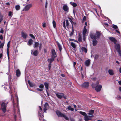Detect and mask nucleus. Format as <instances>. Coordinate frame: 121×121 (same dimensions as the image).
Here are the masks:
<instances>
[{"instance_id": "obj_1", "label": "nucleus", "mask_w": 121, "mask_h": 121, "mask_svg": "<svg viewBox=\"0 0 121 121\" xmlns=\"http://www.w3.org/2000/svg\"><path fill=\"white\" fill-rule=\"evenodd\" d=\"M100 35V33L98 31L96 32L95 34L91 33L90 35V36L91 38L92 39H99Z\"/></svg>"}, {"instance_id": "obj_2", "label": "nucleus", "mask_w": 121, "mask_h": 121, "mask_svg": "<svg viewBox=\"0 0 121 121\" xmlns=\"http://www.w3.org/2000/svg\"><path fill=\"white\" fill-rule=\"evenodd\" d=\"M56 112L58 117H63L66 120H68L69 118L68 117L64 114L62 113L60 111H57Z\"/></svg>"}, {"instance_id": "obj_3", "label": "nucleus", "mask_w": 121, "mask_h": 121, "mask_svg": "<svg viewBox=\"0 0 121 121\" xmlns=\"http://www.w3.org/2000/svg\"><path fill=\"white\" fill-rule=\"evenodd\" d=\"M7 104H6L4 102H3L1 104V108L3 112L5 113L6 111V107Z\"/></svg>"}, {"instance_id": "obj_4", "label": "nucleus", "mask_w": 121, "mask_h": 121, "mask_svg": "<svg viewBox=\"0 0 121 121\" xmlns=\"http://www.w3.org/2000/svg\"><path fill=\"white\" fill-rule=\"evenodd\" d=\"M115 47L119 54L120 56H121V53L120 49V45L119 44H116L115 46Z\"/></svg>"}, {"instance_id": "obj_5", "label": "nucleus", "mask_w": 121, "mask_h": 121, "mask_svg": "<svg viewBox=\"0 0 121 121\" xmlns=\"http://www.w3.org/2000/svg\"><path fill=\"white\" fill-rule=\"evenodd\" d=\"M55 94L57 97L60 99L62 98L63 97L65 99H66L65 97L64 96V94L63 93H56Z\"/></svg>"}, {"instance_id": "obj_6", "label": "nucleus", "mask_w": 121, "mask_h": 121, "mask_svg": "<svg viewBox=\"0 0 121 121\" xmlns=\"http://www.w3.org/2000/svg\"><path fill=\"white\" fill-rule=\"evenodd\" d=\"M32 6V5L31 4H27L25 6L23 10L25 11H28Z\"/></svg>"}, {"instance_id": "obj_7", "label": "nucleus", "mask_w": 121, "mask_h": 121, "mask_svg": "<svg viewBox=\"0 0 121 121\" xmlns=\"http://www.w3.org/2000/svg\"><path fill=\"white\" fill-rule=\"evenodd\" d=\"M66 22V26L68 27L69 26V23L68 20H64L63 23V26L64 28H65V22Z\"/></svg>"}, {"instance_id": "obj_8", "label": "nucleus", "mask_w": 121, "mask_h": 121, "mask_svg": "<svg viewBox=\"0 0 121 121\" xmlns=\"http://www.w3.org/2000/svg\"><path fill=\"white\" fill-rule=\"evenodd\" d=\"M102 88V86L100 85H97L95 87V90L97 92L99 91Z\"/></svg>"}, {"instance_id": "obj_9", "label": "nucleus", "mask_w": 121, "mask_h": 121, "mask_svg": "<svg viewBox=\"0 0 121 121\" xmlns=\"http://www.w3.org/2000/svg\"><path fill=\"white\" fill-rule=\"evenodd\" d=\"M89 85V82H86L83 83L81 85V86L82 87L86 88L88 87Z\"/></svg>"}, {"instance_id": "obj_10", "label": "nucleus", "mask_w": 121, "mask_h": 121, "mask_svg": "<svg viewBox=\"0 0 121 121\" xmlns=\"http://www.w3.org/2000/svg\"><path fill=\"white\" fill-rule=\"evenodd\" d=\"M52 57L55 58L57 55H56V52L55 50L54 49H52Z\"/></svg>"}, {"instance_id": "obj_11", "label": "nucleus", "mask_w": 121, "mask_h": 121, "mask_svg": "<svg viewBox=\"0 0 121 121\" xmlns=\"http://www.w3.org/2000/svg\"><path fill=\"white\" fill-rule=\"evenodd\" d=\"M44 107L43 110L44 112H45L48 108V103H45L44 106Z\"/></svg>"}, {"instance_id": "obj_12", "label": "nucleus", "mask_w": 121, "mask_h": 121, "mask_svg": "<svg viewBox=\"0 0 121 121\" xmlns=\"http://www.w3.org/2000/svg\"><path fill=\"white\" fill-rule=\"evenodd\" d=\"M31 54L34 56H36L37 55L38 53V51L37 50L33 51V50H31Z\"/></svg>"}, {"instance_id": "obj_13", "label": "nucleus", "mask_w": 121, "mask_h": 121, "mask_svg": "<svg viewBox=\"0 0 121 121\" xmlns=\"http://www.w3.org/2000/svg\"><path fill=\"white\" fill-rule=\"evenodd\" d=\"M63 9L65 11H66L67 12L68 11L69 8L68 7L66 4H64L63 6Z\"/></svg>"}, {"instance_id": "obj_14", "label": "nucleus", "mask_w": 121, "mask_h": 121, "mask_svg": "<svg viewBox=\"0 0 121 121\" xmlns=\"http://www.w3.org/2000/svg\"><path fill=\"white\" fill-rule=\"evenodd\" d=\"M22 36L24 39H26L27 37V35L26 33L22 31L21 33Z\"/></svg>"}, {"instance_id": "obj_15", "label": "nucleus", "mask_w": 121, "mask_h": 121, "mask_svg": "<svg viewBox=\"0 0 121 121\" xmlns=\"http://www.w3.org/2000/svg\"><path fill=\"white\" fill-rule=\"evenodd\" d=\"M109 39L111 41L113 42L115 44L116 43L117 40L115 38L113 37H109Z\"/></svg>"}, {"instance_id": "obj_16", "label": "nucleus", "mask_w": 121, "mask_h": 121, "mask_svg": "<svg viewBox=\"0 0 121 121\" xmlns=\"http://www.w3.org/2000/svg\"><path fill=\"white\" fill-rule=\"evenodd\" d=\"M108 72L109 75H113L114 74V72L113 70L111 69H109Z\"/></svg>"}, {"instance_id": "obj_17", "label": "nucleus", "mask_w": 121, "mask_h": 121, "mask_svg": "<svg viewBox=\"0 0 121 121\" xmlns=\"http://www.w3.org/2000/svg\"><path fill=\"white\" fill-rule=\"evenodd\" d=\"M90 59L87 60L85 62V65L86 66H89L90 65Z\"/></svg>"}, {"instance_id": "obj_18", "label": "nucleus", "mask_w": 121, "mask_h": 121, "mask_svg": "<svg viewBox=\"0 0 121 121\" xmlns=\"http://www.w3.org/2000/svg\"><path fill=\"white\" fill-rule=\"evenodd\" d=\"M87 31V30L86 29V26H84V29L83 31V35H86Z\"/></svg>"}, {"instance_id": "obj_19", "label": "nucleus", "mask_w": 121, "mask_h": 121, "mask_svg": "<svg viewBox=\"0 0 121 121\" xmlns=\"http://www.w3.org/2000/svg\"><path fill=\"white\" fill-rule=\"evenodd\" d=\"M16 75L17 77L20 76V75L21 73L20 70L19 69L17 70L16 71Z\"/></svg>"}, {"instance_id": "obj_20", "label": "nucleus", "mask_w": 121, "mask_h": 121, "mask_svg": "<svg viewBox=\"0 0 121 121\" xmlns=\"http://www.w3.org/2000/svg\"><path fill=\"white\" fill-rule=\"evenodd\" d=\"M33 41L31 39H30L28 42V45L29 46H31L33 43Z\"/></svg>"}, {"instance_id": "obj_21", "label": "nucleus", "mask_w": 121, "mask_h": 121, "mask_svg": "<svg viewBox=\"0 0 121 121\" xmlns=\"http://www.w3.org/2000/svg\"><path fill=\"white\" fill-rule=\"evenodd\" d=\"M55 60V58H54L52 57L51 58L49 59H48V61L50 63H51L53 61Z\"/></svg>"}, {"instance_id": "obj_22", "label": "nucleus", "mask_w": 121, "mask_h": 121, "mask_svg": "<svg viewBox=\"0 0 121 121\" xmlns=\"http://www.w3.org/2000/svg\"><path fill=\"white\" fill-rule=\"evenodd\" d=\"M57 43L59 48V50L60 52L62 50V47L60 44L58 42H57Z\"/></svg>"}, {"instance_id": "obj_23", "label": "nucleus", "mask_w": 121, "mask_h": 121, "mask_svg": "<svg viewBox=\"0 0 121 121\" xmlns=\"http://www.w3.org/2000/svg\"><path fill=\"white\" fill-rule=\"evenodd\" d=\"M39 45V43L38 42H35L34 44V48H37L38 47Z\"/></svg>"}, {"instance_id": "obj_24", "label": "nucleus", "mask_w": 121, "mask_h": 121, "mask_svg": "<svg viewBox=\"0 0 121 121\" xmlns=\"http://www.w3.org/2000/svg\"><path fill=\"white\" fill-rule=\"evenodd\" d=\"M70 4L73 7H75L77 6V4L76 3H73L72 2H70Z\"/></svg>"}, {"instance_id": "obj_25", "label": "nucleus", "mask_w": 121, "mask_h": 121, "mask_svg": "<svg viewBox=\"0 0 121 121\" xmlns=\"http://www.w3.org/2000/svg\"><path fill=\"white\" fill-rule=\"evenodd\" d=\"M44 84L45 86V88L47 89H48V87L49 86V83L47 82H45Z\"/></svg>"}, {"instance_id": "obj_26", "label": "nucleus", "mask_w": 121, "mask_h": 121, "mask_svg": "<svg viewBox=\"0 0 121 121\" xmlns=\"http://www.w3.org/2000/svg\"><path fill=\"white\" fill-rule=\"evenodd\" d=\"M52 23L53 28H55L56 26V22L55 21L53 20Z\"/></svg>"}, {"instance_id": "obj_27", "label": "nucleus", "mask_w": 121, "mask_h": 121, "mask_svg": "<svg viewBox=\"0 0 121 121\" xmlns=\"http://www.w3.org/2000/svg\"><path fill=\"white\" fill-rule=\"evenodd\" d=\"M92 42L93 45L94 46H95L97 43V41L95 39L93 40Z\"/></svg>"}, {"instance_id": "obj_28", "label": "nucleus", "mask_w": 121, "mask_h": 121, "mask_svg": "<svg viewBox=\"0 0 121 121\" xmlns=\"http://www.w3.org/2000/svg\"><path fill=\"white\" fill-rule=\"evenodd\" d=\"M82 50L85 53H86L87 51V50L86 48L84 47H82L81 48Z\"/></svg>"}, {"instance_id": "obj_29", "label": "nucleus", "mask_w": 121, "mask_h": 121, "mask_svg": "<svg viewBox=\"0 0 121 121\" xmlns=\"http://www.w3.org/2000/svg\"><path fill=\"white\" fill-rule=\"evenodd\" d=\"M84 120L85 121H88L89 120L88 116L87 115H86L84 117Z\"/></svg>"}, {"instance_id": "obj_30", "label": "nucleus", "mask_w": 121, "mask_h": 121, "mask_svg": "<svg viewBox=\"0 0 121 121\" xmlns=\"http://www.w3.org/2000/svg\"><path fill=\"white\" fill-rule=\"evenodd\" d=\"M94 112V110H91L89 111L88 114L89 115H92L93 114Z\"/></svg>"}, {"instance_id": "obj_31", "label": "nucleus", "mask_w": 121, "mask_h": 121, "mask_svg": "<svg viewBox=\"0 0 121 121\" xmlns=\"http://www.w3.org/2000/svg\"><path fill=\"white\" fill-rule=\"evenodd\" d=\"M69 21L71 22V23L72 25V28H73V24H75V23L74 22H73L72 20L70 18H69Z\"/></svg>"}, {"instance_id": "obj_32", "label": "nucleus", "mask_w": 121, "mask_h": 121, "mask_svg": "<svg viewBox=\"0 0 121 121\" xmlns=\"http://www.w3.org/2000/svg\"><path fill=\"white\" fill-rule=\"evenodd\" d=\"M28 82L30 86L31 87H32L34 86V85L29 80L28 81Z\"/></svg>"}, {"instance_id": "obj_33", "label": "nucleus", "mask_w": 121, "mask_h": 121, "mask_svg": "<svg viewBox=\"0 0 121 121\" xmlns=\"http://www.w3.org/2000/svg\"><path fill=\"white\" fill-rule=\"evenodd\" d=\"M10 41H9L8 43L7 44V52L9 51V47L10 45Z\"/></svg>"}, {"instance_id": "obj_34", "label": "nucleus", "mask_w": 121, "mask_h": 121, "mask_svg": "<svg viewBox=\"0 0 121 121\" xmlns=\"http://www.w3.org/2000/svg\"><path fill=\"white\" fill-rule=\"evenodd\" d=\"M15 8L17 10H19L20 8V6L19 5H17L15 6Z\"/></svg>"}, {"instance_id": "obj_35", "label": "nucleus", "mask_w": 121, "mask_h": 121, "mask_svg": "<svg viewBox=\"0 0 121 121\" xmlns=\"http://www.w3.org/2000/svg\"><path fill=\"white\" fill-rule=\"evenodd\" d=\"M67 108L68 110H70L72 111H73L74 110L73 108H71V107L70 106H68V107Z\"/></svg>"}, {"instance_id": "obj_36", "label": "nucleus", "mask_w": 121, "mask_h": 121, "mask_svg": "<svg viewBox=\"0 0 121 121\" xmlns=\"http://www.w3.org/2000/svg\"><path fill=\"white\" fill-rule=\"evenodd\" d=\"M71 46L73 48H75L76 47V45L75 44L73 43L72 42L71 43Z\"/></svg>"}, {"instance_id": "obj_37", "label": "nucleus", "mask_w": 121, "mask_h": 121, "mask_svg": "<svg viewBox=\"0 0 121 121\" xmlns=\"http://www.w3.org/2000/svg\"><path fill=\"white\" fill-rule=\"evenodd\" d=\"M4 45V42H3L0 45V49L2 48H3Z\"/></svg>"}, {"instance_id": "obj_38", "label": "nucleus", "mask_w": 121, "mask_h": 121, "mask_svg": "<svg viewBox=\"0 0 121 121\" xmlns=\"http://www.w3.org/2000/svg\"><path fill=\"white\" fill-rule=\"evenodd\" d=\"M79 113L80 114H81L82 115L85 116V115H86V113L85 112H82V111H80L79 112Z\"/></svg>"}, {"instance_id": "obj_39", "label": "nucleus", "mask_w": 121, "mask_h": 121, "mask_svg": "<svg viewBox=\"0 0 121 121\" xmlns=\"http://www.w3.org/2000/svg\"><path fill=\"white\" fill-rule=\"evenodd\" d=\"M112 28H113L115 29H117L118 30V28L117 26L115 25H114L112 27Z\"/></svg>"}, {"instance_id": "obj_40", "label": "nucleus", "mask_w": 121, "mask_h": 121, "mask_svg": "<svg viewBox=\"0 0 121 121\" xmlns=\"http://www.w3.org/2000/svg\"><path fill=\"white\" fill-rule=\"evenodd\" d=\"M30 36L33 39H35V37L32 34H30Z\"/></svg>"}, {"instance_id": "obj_41", "label": "nucleus", "mask_w": 121, "mask_h": 121, "mask_svg": "<svg viewBox=\"0 0 121 121\" xmlns=\"http://www.w3.org/2000/svg\"><path fill=\"white\" fill-rule=\"evenodd\" d=\"M12 12L11 11H10L9 13L8 16H11V17L12 16Z\"/></svg>"}, {"instance_id": "obj_42", "label": "nucleus", "mask_w": 121, "mask_h": 121, "mask_svg": "<svg viewBox=\"0 0 121 121\" xmlns=\"http://www.w3.org/2000/svg\"><path fill=\"white\" fill-rule=\"evenodd\" d=\"M44 85L43 84H41L40 85L39 87L41 88H43L44 87Z\"/></svg>"}, {"instance_id": "obj_43", "label": "nucleus", "mask_w": 121, "mask_h": 121, "mask_svg": "<svg viewBox=\"0 0 121 121\" xmlns=\"http://www.w3.org/2000/svg\"><path fill=\"white\" fill-rule=\"evenodd\" d=\"M88 116V119L89 120H91L92 119V118L93 117V116Z\"/></svg>"}, {"instance_id": "obj_44", "label": "nucleus", "mask_w": 121, "mask_h": 121, "mask_svg": "<svg viewBox=\"0 0 121 121\" xmlns=\"http://www.w3.org/2000/svg\"><path fill=\"white\" fill-rule=\"evenodd\" d=\"M51 63H49V64L48 66V69L49 70H50L51 69Z\"/></svg>"}, {"instance_id": "obj_45", "label": "nucleus", "mask_w": 121, "mask_h": 121, "mask_svg": "<svg viewBox=\"0 0 121 121\" xmlns=\"http://www.w3.org/2000/svg\"><path fill=\"white\" fill-rule=\"evenodd\" d=\"M99 57V56L98 55L96 54L95 55L94 58L95 59H97Z\"/></svg>"}, {"instance_id": "obj_46", "label": "nucleus", "mask_w": 121, "mask_h": 121, "mask_svg": "<svg viewBox=\"0 0 121 121\" xmlns=\"http://www.w3.org/2000/svg\"><path fill=\"white\" fill-rule=\"evenodd\" d=\"M85 26H86V28L87 27L88 28L89 27V26L88 25H87V22H85Z\"/></svg>"}, {"instance_id": "obj_47", "label": "nucleus", "mask_w": 121, "mask_h": 121, "mask_svg": "<svg viewBox=\"0 0 121 121\" xmlns=\"http://www.w3.org/2000/svg\"><path fill=\"white\" fill-rule=\"evenodd\" d=\"M7 56L8 57V58L9 60V51L7 52Z\"/></svg>"}, {"instance_id": "obj_48", "label": "nucleus", "mask_w": 121, "mask_h": 121, "mask_svg": "<svg viewBox=\"0 0 121 121\" xmlns=\"http://www.w3.org/2000/svg\"><path fill=\"white\" fill-rule=\"evenodd\" d=\"M73 29H72V31L71 32V33L70 34V35L72 36L73 34Z\"/></svg>"}, {"instance_id": "obj_49", "label": "nucleus", "mask_w": 121, "mask_h": 121, "mask_svg": "<svg viewBox=\"0 0 121 121\" xmlns=\"http://www.w3.org/2000/svg\"><path fill=\"white\" fill-rule=\"evenodd\" d=\"M83 39L84 41L85 40V39H86V35H83Z\"/></svg>"}, {"instance_id": "obj_50", "label": "nucleus", "mask_w": 121, "mask_h": 121, "mask_svg": "<svg viewBox=\"0 0 121 121\" xmlns=\"http://www.w3.org/2000/svg\"><path fill=\"white\" fill-rule=\"evenodd\" d=\"M92 86L93 88H95V84L94 83L92 84Z\"/></svg>"}, {"instance_id": "obj_51", "label": "nucleus", "mask_w": 121, "mask_h": 121, "mask_svg": "<svg viewBox=\"0 0 121 121\" xmlns=\"http://www.w3.org/2000/svg\"><path fill=\"white\" fill-rule=\"evenodd\" d=\"M4 32V31L2 29L0 30V32L1 33H3Z\"/></svg>"}, {"instance_id": "obj_52", "label": "nucleus", "mask_w": 121, "mask_h": 121, "mask_svg": "<svg viewBox=\"0 0 121 121\" xmlns=\"http://www.w3.org/2000/svg\"><path fill=\"white\" fill-rule=\"evenodd\" d=\"M16 99L17 100V102L18 103V98L17 95H16ZM18 104V103H17V104Z\"/></svg>"}, {"instance_id": "obj_53", "label": "nucleus", "mask_w": 121, "mask_h": 121, "mask_svg": "<svg viewBox=\"0 0 121 121\" xmlns=\"http://www.w3.org/2000/svg\"><path fill=\"white\" fill-rule=\"evenodd\" d=\"M43 27H45L46 26V24L45 23H44L43 24Z\"/></svg>"}, {"instance_id": "obj_54", "label": "nucleus", "mask_w": 121, "mask_h": 121, "mask_svg": "<svg viewBox=\"0 0 121 121\" xmlns=\"http://www.w3.org/2000/svg\"><path fill=\"white\" fill-rule=\"evenodd\" d=\"M3 39V37L2 35H0V39L1 40H2Z\"/></svg>"}, {"instance_id": "obj_55", "label": "nucleus", "mask_w": 121, "mask_h": 121, "mask_svg": "<svg viewBox=\"0 0 121 121\" xmlns=\"http://www.w3.org/2000/svg\"><path fill=\"white\" fill-rule=\"evenodd\" d=\"M47 4H48L47 1V0H46V4H45V7L46 8L47 7Z\"/></svg>"}, {"instance_id": "obj_56", "label": "nucleus", "mask_w": 121, "mask_h": 121, "mask_svg": "<svg viewBox=\"0 0 121 121\" xmlns=\"http://www.w3.org/2000/svg\"><path fill=\"white\" fill-rule=\"evenodd\" d=\"M37 90L38 91H42V90L41 89H40L39 88H37Z\"/></svg>"}, {"instance_id": "obj_57", "label": "nucleus", "mask_w": 121, "mask_h": 121, "mask_svg": "<svg viewBox=\"0 0 121 121\" xmlns=\"http://www.w3.org/2000/svg\"><path fill=\"white\" fill-rule=\"evenodd\" d=\"M78 40L79 41H81V38L80 37L78 39Z\"/></svg>"}, {"instance_id": "obj_58", "label": "nucleus", "mask_w": 121, "mask_h": 121, "mask_svg": "<svg viewBox=\"0 0 121 121\" xmlns=\"http://www.w3.org/2000/svg\"><path fill=\"white\" fill-rule=\"evenodd\" d=\"M41 46H42V44H41L40 43V46L39 47V49L40 50L41 48Z\"/></svg>"}, {"instance_id": "obj_59", "label": "nucleus", "mask_w": 121, "mask_h": 121, "mask_svg": "<svg viewBox=\"0 0 121 121\" xmlns=\"http://www.w3.org/2000/svg\"><path fill=\"white\" fill-rule=\"evenodd\" d=\"M117 97L119 99H121V96H120V95H118L117 96Z\"/></svg>"}, {"instance_id": "obj_60", "label": "nucleus", "mask_w": 121, "mask_h": 121, "mask_svg": "<svg viewBox=\"0 0 121 121\" xmlns=\"http://www.w3.org/2000/svg\"><path fill=\"white\" fill-rule=\"evenodd\" d=\"M76 62H73V66L75 67V65H76Z\"/></svg>"}, {"instance_id": "obj_61", "label": "nucleus", "mask_w": 121, "mask_h": 121, "mask_svg": "<svg viewBox=\"0 0 121 121\" xmlns=\"http://www.w3.org/2000/svg\"><path fill=\"white\" fill-rule=\"evenodd\" d=\"M6 5H10V3L9 2L7 3H6Z\"/></svg>"}, {"instance_id": "obj_62", "label": "nucleus", "mask_w": 121, "mask_h": 121, "mask_svg": "<svg viewBox=\"0 0 121 121\" xmlns=\"http://www.w3.org/2000/svg\"><path fill=\"white\" fill-rule=\"evenodd\" d=\"M118 30L117 29H116V31L118 33H120V32H119V31H118Z\"/></svg>"}, {"instance_id": "obj_63", "label": "nucleus", "mask_w": 121, "mask_h": 121, "mask_svg": "<svg viewBox=\"0 0 121 121\" xmlns=\"http://www.w3.org/2000/svg\"><path fill=\"white\" fill-rule=\"evenodd\" d=\"M39 108L40 109V111H39V112H41L42 111V108H41L40 106H39Z\"/></svg>"}, {"instance_id": "obj_64", "label": "nucleus", "mask_w": 121, "mask_h": 121, "mask_svg": "<svg viewBox=\"0 0 121 121\" xmlns=\"http://www.w3.org/2000/svg\"><path fill=\"white\" fill-rule=\"evenodd\" d=\"M118 83L120 85L121 84V79L120 81H118Z\"/></svg>"}]
</instances>
